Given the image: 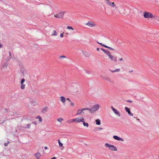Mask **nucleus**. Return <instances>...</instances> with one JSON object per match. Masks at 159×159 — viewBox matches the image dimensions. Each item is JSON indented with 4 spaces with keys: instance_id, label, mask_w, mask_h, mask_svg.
I'll return each instance as SVG.
<instances>
[{
    "instance_id": "nucleus-7",
    "label": "nucleus",
    "mask_w": 159,
    "mask_h": 159,
    "mask_svg": "<svg viewBox=\"0 0 159 159\" xmlns=\"http://www.w3.org/2000/svg\"><path fill=\"white\" fill-rule=\"evenodd\" d=\"M86 25L89 26L90 27H93L96 25L93 22L89 21Z\"/></svg>"
},
{
    "instance_id": "nucleus-3",
    "label": "nucleus",
    "mask_w": 159,
    "mask_h": 159,
    "mask_svg": "<svg viewBox=\"0 0 159 159\" xmlns=\"http://www.w3.org/2000/svg\"><path fill=\"white\" fill-rule=\"evenodd\" d=\"M105 146L106 147H108L109 149L112 151H117V148L114 145H110L109 143H106L105 144Z\"/></svg>"
},
{
    "instance_id": "nucleus-32",
    "label": "nucleus",
    "mask_w": 159,
    "mask_h": 159,
    "mask_svg": "<svg viewBox=\"0 0 159 159\" xmlns=\"http://www.w3.org/2000/svg\"><path fill=\"white\" fill-rule=\"evenodd\" d=\"M25 81V79L24 78H23L21 79L20 83H24Z\"/></svg>"
},
{
    "instance_id": "nucleus-36",
    "label": "nucleus",
    "mask_w": 159,
    "mask_h": 159,
    "mask_svg": "<svg viewBox=\"0 0 159 159\" xmlns=\"http://www.w3.org/2000/svg\"><path fill=\"white\" fill-rule=\"evenodd\" d=\"M9 143V142L7 141V143H4V145L5 146H6Z\"/></svg>"
},
{
    "instance_id": "nucleus-4",
    "label": "nucleus",
    "mask_w": 159,
    "mask_h": 159,
    "mask_svg": "<svg viewBox=\"0 0 159 159\" xmlns=\"http://www.w3.org/2000/svg\"><path fill=\"white\" fill-rule=\"evenodd\" d=\"M75 122L76 123H80V122H84V118L83 117H78L75 119H74Z\"/></svg>"
},
{
    "instance_id": "nucleus-55",
    "label": "nucleus",
    "mask_w": 159,
    "mask_h": 159,
    "mask_svg": "<svg viewBox=\"0 0 159 159\" xmlns=\"http://www.w3.org/2000/svg\"><path fill=\"white\" fill-rule=\"evenodd\" d=\"M34 123V124H36V123L35 122H33L32 123Z\"/></svg>"
},
{
    "instance_id": "nucleus-5",
    "label": "nucleus",
    "mask_w": 159,
    "mask_h": 159,
    "mask_svg": "<svg viewBox=\"0 0 159 159\" xmlns=\"http://www.w3.org/2000/svg\"><path fill=\"white\" fill-rule=\"evenodd\" d=\"M87 110L86 108H82L81 109H79L77 113L76 114V115H78L81 114V113L84 114V112L83 111H84Z\"/></svg>"
},
{
    "instance_id": "nucleus-28",
    "label": "nucleus",
    "mask_w": 159,
    "mask_h": 159,
    "mask_svg": "<svg viewBox=\"0 0 159 159\" xmlns=\"http://www.w3.org/2000/svg\"><path fill=\"white\" fill-rule=\"evenodd\" d=\"M58 143L59 144V146L60 147H62L63 146L62 143L60 142V140L59 139L58 140Z\"/></svg>"
},
{
    "instance_id": "nucleus-18",
    "label": "nucleus",
    "mask_w": 159,
    "mask_h": 159,
    "mask_svg": "<svg viewBox=\"0 0 159 159\" xmlns=\"http://www.w3.org/2000/svg\"><path fill=\"white\" fill-rule=\"evenodd\" d=\"M83 122V124L84 126H86L87 127H88L89 126V124L87 123H85V122L84 119V122Z\"/></svg>"
},
{
    "instance_id": "nucleus-33",
    "label": "nucleus",
    "mask_w": 159,
    "mask_h": 159,
    "mask_svg": "<svg viewBox=\"0 0 159 159\" xmlns=\"http://www.w3.org/2000/svg\"><path fill=\"white\" fill-rule=\"evenodd\" d=\"M115 72H118L120 71V69H117L116 70H115Z\"/></svg>"
},
{
    "instance_id": "nucleus-39",
    "label": "nucleus",
    "mask_w": 159,
    "mask_h": 159,
    "mask_svg": "<svg viewBox=\"0 0 159 159\" xmlns=\"http://www.w3.org/2000/svg\"><path fill=\"white\" fill-rule=\"evenodd\" d=\"M5 67H7V65L6 64H5L4 65H3L2 66V68H5Z\"/></svg>"
},
{
    "instance_id": "nucleus-11",
    "label": "nucleus",
    "mask_w": 159,
    "mask_h": 159,
    "mask_svg": "<svg viewBox=\"0 0 159 159\" xmlns=\"http://www.w3.org/2000/svg\"><path fill=\"white\" fill-rule=\"evenodd\" d=\"M48 108L47 107H45L43 108V110L42 111V112L43 113H45L48 110Z\"/></svg>"
},
{
    "instance_id": "nucleus-24",
    "label": "nucleus",
    "mask_w": 159,
    "mask_h": 159,
    "mask_svg": "<svg viewBox=\"0 0 159 159\" xmlns=\"http://www.w3.org/2000/svg\"><path fill=\"white\" fill-rule=\"evenodd\" d=\"M105 2L108 5L110 4L111 2L109 0H104Z\"/></svg>"
},
{
    "instance_id": "nucleus-30",
    "label": "nucleus",
    "mask_w": 159,
    "mask_h": 159,
    "mask_svg": "<svg viewBox=\"0 0 159 159\" xmlns=\"http://www.w3.org/2000/svg\"><path fill=\"white\" fill-rule=\"evenodd\" d=\"M66 58V57L64 56H61L59 57L58 58L59 59H63V58Z\"/></svg>"
},
{
    "instance_id": "nucleus-10",
    "label": "nucleus",
    "mask_w": 159,
    "mask_h": 159,
    "mask_svg": "<svg viewBox=\"0 0 159 159\" xmlns=\"http://www.w3.org/2000/svg\"><path fill=\"white\" fill-rule=\"evenodd\" d=\"M113 138L115 139L116 140H119V141H124L123 139L120 138L119 137H118L116 135H114L113 136Z\"/></svg>"
},
{
    "instance_id": "nucleus-22",
    "label": "nucleus",
    "mask_w": 159,
    "mask_h": 159,
    "mask_svg": "<svg viewBox=\"0 0 159 159\" xmlns=\"http://www.w3.org/2000/svg\"><path fill=\"white\" fill-rule=\"evenodd\" d=\"M109 6H110L112 7H114L115 6V3L113 2H111L109 5Z\"/></svg>"
},
{
    "instance_id": "nucleus-8",
    "label": "nucleus",
    "mask_w": 159,
    "mask_h": 159,
    "mask_svg": "<svg viewBox=\"0 0 159 159\" xmlns=\"http://www.w3.org/2000/svg\"><path fill=\"white\" fill-rule=\"evenodd\" d=\"M20 71L22 73V75L23 76H24L27 73V71L23 67H21L20 68Z\"/></svg>"
},
{
    "instance_id": "nucleus-27",
    "label": "nucleus",
    "mask_w": 159,
    "mask_h": 159,
    "mask_svg": "<svg viewBox=\"0 0 159 159\" xmlns=\"http://www.w3.org/2000/svg\"><path fill=\"white\" fill-rule=\"evenodd\" d=\"M66 28L68 29H69V30H70V29H71V30H74V29L73 28V27L71 26H67L66 27Z\"/></svg>"
},
{
    "instance_id": "nucleus-26",
    "label": "nucleus",
    "mask_w": 159,
    "mask_h": 159,
    "mask_svg": "<svg viewBox=\"0 0 159 159\" xmlns=\"http://www.w3.org/2000/svg\"><path fill=\"white\" fill-rule=\"evenodd\" d=\"M105 53L106 54H107L108 56H109L111 54L110 52L108 50H107Z\"/></svg>"
},
{
    "instance_id": "nucleus-54",
    "label": "nucleus",
    "mask_w": 159,
    "mask_h": 159,
    "mask_svg": "<svg viewBox=\"0 0 159 159\" xmlns=\"http://www.w3.org/2000/svg\"><path fill=\"white\" fill-rule=\"evenodd\" d=\"M133 71V70H131V71H129V72H132Z\"/></svg>"
},
{
    "instance_id": "nucleus-38",
    "label": "nucleus",
    "mask_w": 159,
    "mask_h": 159,
    "mask_svg": "<svg viewBox=\"0 0 159 159\" xmlns=\"http://www.w3.org/2000/svg\"><path fill=\"white\" fill-rule=\"evenodd\" d=\"M9 55L10 56V58H11V52L9 51Z\"/></svg>"
},
{
    "instance_id": "nucleus-41",
    "label": "nucleus",
    "mask_w": 159,
    "mask_h": 159,
    "mask_svg": "<svg viewBox=\"0 0 159 159\" xmlns=\"http://www.w3.org/2000/svg\"><path fill=\"white\" fill-rule=\"evenodd\" d=\"M54 16L56 17L59 18V16L58 15V14H57L55 15Z\"/></svg>"
},
{
    "instance_id": "nucleus-1",
    "label": "nucleus",
    "mask_w": 159,
    "mask_h": 159,
    "mask_svg": "<svg viewBox=\"0 0 159 159\" xmlns=\"http://www.w3.org/2000/svg\"><path fill=\"white\" fill-rule=\"evenodd\" d=\"M100 108V106L99 104H97L93 106L91 108H86L87 110H89L91 114L94 113L95 112L98 111Z\"/></svg>"
},
{
    "instance_id": "nucleus-6",
    "label": "nucleus",
    "mask_w": 159,
    "mask_h": 159,
    "mask_svg": "<svg viewBox=\"0 0 159 159\" xmlns=\"http://www.w3.org/2000/svg\"><path fill=\"white\" fill-rule=\"evenodd\" d=\"M108 57L111 61H114L115 62H117V60L116 57H114L111 54Z\"/></svg>"
},
{
    "instance_id": "nucleus-29",
    "label": "nucleus",
    "mask_w": 159,
    "mask_h": 159,
    "mask_svg": "<svg viewBox=\"0 0 159 159\" xmlns=\"http://www.w3.org/2000/svg\"><path fill=\"white\" fill-rule=\"evenodd\" d=\"M97 43H98V44H100V45H101L103 47H104L105 48V46L106 47L107 46L104 45V44H103L102 43H99L98 42H97Z\"/></svg>"
},
{
    "instance_id": "nucleus-14",
    "label": "nucleus",
    "mask_w": 159,
    "mask_h": 159,
    "mask_svg": "<svg viewBox=\"0 0 159 159\" xmlns=\"http://www.w3.org/2000/svg\"><path fill=\"white\" fill-rule=\"evenodd\" d=\"M64 12H61L60 13H59L58 15L59 16V18H62L64 14Z\"/></svg>"
},
{
    "instance_id": "nucleus-19",
    "label": "nucleus",
    "mask_w": 159,
    "mask_h": 159,
    "mask_svg": "<svg viewBox=\"0 0 159 159\" xmlns=\"http://www.w3.org/2000/svg\"><path fill=\"white\" fill-rule=\"evenodd\" d=\"M67 122L69 123H72L74 122H75V119H74L69 120L67 121Z\"/></svg>"
},
{
    "instance_id": "nucleus-56",
    "label": "nucleus",
    "mask_w": 159,
    "mask_h": 159,
    "mask_svg": "<svg viewBox=\"0 0 159 159\" xmlns=\"http://www.w3.org/2000/svg\"><path fill=\"white\" fill-rule=\"evenodd\" d=\"M157 20L159 21V18H158Z\"/></svg>"
},
{
    "instance_id": "nucleus-49",
    "label": "nucleus",
    "mask_w": 159,
    "mask_h": 159,
    "mask_svg": "<svg viewBox=\"0 0 159 159\" xmlns=\"http://www.w3.org/2000/svg\"><path fill=\"white\" fill-rule=\"evenodd\" d=\"M51 159H56V158L55 157H53Z\"/></svg>"
},
{
    "instance_id": "nucleus-15",
    "label": "nucleus",
    "mask_w": 159,
    "mask_h": 159,
    "mask_svg": "<svg viewBox=\"0 0 159 159\" xmlns=\"http://www.w3.org/2000/svg\"><path fill=\"white\" fill-rule=\"evenodd\" d=\"M35 155L36 158L38 159H39L41 156V154L39 152L35 153Z\"/></svg>"
},
{
    "instance_id": "nucleus-45",
    "label": "nucleus",
    "mask_w": 159,
    "mask_h": 159,
    "mask_svg": "<svg viewBox=\"0 0 159 159\" xmlns=\"http://www.w3.org/2000/svg\"><path fill=\"white\" fill-rule=\"evenodd\" d=\"M111 108L112 109V111H114V109H115V108H114L112 106L111 107Z\"/></svg>"
},
{
    "instance_id": "nucleus-9",
    "label": "nucleus",
    "mask_w": 159,
    "mask_h": 159,
    "mask_svg": "<svg viewBox=\"0 0 159 159\" xmlns=\"http://www.w3.org/2000/svg\"><path fill=\"white\" fill-rule=\"evenodd\" d=\"M125 111L128 113L129 115L130 116H133V114L131 112L129 109V108L128 107H125Z\"/></svg>"
},
{
    "instance_id": "nucleus-23",
    "label": "nucleus",
    "mask_w": 159,
    "mask_h": 159,
    "mask_svg": "<svg viewBox=\"0 0 159 159\" xmlns=\"http://www.w3.org/2000/svg\"><path fill=\"white\" fill-rule=\"evenodd\" d=\"M63 119L61 118H59L57 120L58 121L60 122L61 123V121H63Z\"/></svg>"
},
{
    "instance_id": "nucleus-46",
    "label": "nucleus",
    "mask_w": 159,
    "mask_h": 159,
    "mask_svg": "<svg viewBox=\"0 0 159 159\" xmlns=\"http://www.w3.org/2000/svg\"><path fill=\"white\" fill-rule=\"evenodd\" d=\"M102 129V128L101 127H99L98 128V130H101Z\"/></svg>"
},
{
    "instance_id": "nucleus-16",
    "label": "nucleus",
    "mask_w": 159,
    "mask_h": 159,
    "mask_svg": "<svg viewBox=\"0 0 159 159\" xmlns=\"http://www.w3.org/2000/svg\"><path fill=\"white\" fill-rule=\"evenodd\" d=\"M20 88L22 89H25V85L24 83H20Z\"/></svg>"
},
{
    "instance_id": "nucleus-20",
    "label": "nucleus",
    "mask_w": 159,
    "mask_h": 159,
    "mask_svg": "<svg viewBox=\"0 0 159 159\" xmlns=\"http://www.w3.org/2000/svg\"><path fill=\"white\" fill-rule=\"evenodd\" d=\"M36 118L39 119V120L40 122H41L42 121V119L41 117L39 116H38Z\"/></svg>"
},
{
    "instance_id": "nucleus-31",
    "label": "nucleus",
    "mask_w": 159,
    "mask_h": 159,
    "mask_svg": "<svg viewBox=\"0 0 159 159\" xmlns=\"http://www.w3.org/2000/svg\"><path fill=\"white\" fill-rule=\"evenodd\" d=\"M31 125L30 124H27L26 125V128H30V127Z\"/></svg>"
},
{
    "instance_id": "nucleus-44",
    "label": "nucleus",
    "mask_w": 159,
    "mask_h": 159,
    "mask_svg": "<svg viewBox=\"0 0 159 159\" xmlns=\"http://www.w3.org/2000/svg\"><path fill=\"white\" fill-rule=\"evenodd\" d=\"M67 100H68V101H69V102H71L69 98H67Z\"/></svg>"
},
{
    "instance_id": "nucleus-40",
    "label": "nucleus",
    "mask_w": 159,
    "mask_h": 159,
    "mask_svg": "<svg viewBox=\"0 0 159 159\" xmlns=\"http://www.w3.org/2000/svg\"><path fill=\"white\" fill-rule=\"evenodd\" d=\"M60 36L61 37V38H62L63 37V33H61L60 34Z\"/></svg>"
},
{
    "instance_id": "nucleus-17",
    "label": "nucleus",
    "mask_w": 159,
    "mask_h": 159,
    "mask_svg": "<svg viewBox=\"0 0 159 159\" xmlns=\"http://www.w3.org/2000/svg\"><path fill=\"white\" fill-rule=\"evenodd\" d=\"M96 124L98 125H100L101 124L100 120L99 119H97L96 120Z\"/></svg>"
},
{
    "instance_id": "nucleus-53",
    "label": "nucleus",
    "mask_w": 159,
    "mask_h": 159,
    "mask_svg": "<svg viewBox=\"0 0 159 159\" xmlns=\"http://www.w3.org/2000/svg\"><path fill=\"white\" fill-rule=\"evenodd\" d=\"M107 50H105V51H104V52L105 53V52H107Z\"/></svg>"
},
{
    "instance_id": "nucleus-35",
    "label": "nucleus",
    "mask_w": 159,
    "mask_h": 159,
    "mask_svg": "<svg viewBox=\"0 0 159 159\" xmlns=\"http://www.w3.org/2000/svg\"><path fill=\"white\" fill-rule=\"evenodd\" d=\"M85 56H86L87 57H89L90 56V54L89 53H87V52H85V54H84Z\"/></svg>"
},
{
    "instance_id": "nucleus-50",
    "label": "nucleus",
    "mask_w": 159,
    "mask_h": 159,
    "mask_svg": "<svg viewBox=\"0 0 159 159\" xmlns=\"http://www.w3.org/2000/svg\"><path fill=\"white\" fill-rule=\"evenodd\" d=\"M97 51H98L99 50V48H97Z\"/></svg>"
},
{
    "instance_id": "nucleus-12",
    "label": "nucleus",
    "mask_w": 159,
    "mask_h": 159,
    "mask_svg": "<svg viewBox=\"0 0 159 159\" xmlns=\"http://www.w3.org/2000/svg\"><path fill=\"white\" fill-rule=\"evenodd\" d=\"M113 112L115 113L118 116H120V114L119 112L116 109H114V111H113Z\"/></svg>"
},
{
    "instance_id": "nucleus-48",
    "label": "nucleus",
    "mask_w": 159,
    "mask_h": 159,
    "mask_svg": "<svg viewBox=\"0 0 159 159\" xmlns=\"http://www.w3.org/2000/svg\"><path fill=\"white\" fill-rule=\"evenodd\" d=\"M86 73L88 74H90V72L89 71H87Z\"/></svg>"
},
{
    "instance_id": "nucleus-2",
    "label": "nucleus",
    "mask_w": 159,
    "mask_h": 159,
    "mask_svg": "<svg viewBox=\"0 0 159 159\" xmlns=\"http://www.w3.org/2000/svg\"><path fill=\"white\" fill-rule=\"evenodd\" d=\"M143 16L145 18H155V16H154L152 13L148 12H145L143 14Z\"/></svg>"
},
{
    "instance_id": "nucleus-37",
    "label": "nucleus",
    "mask_w": 159,
    "mask_h": 159,
    "mask_svg": "<svg viewBox=\"0 0 159 159\" xmlns=\"http://www.w3.org/2000/svg\"><path fill=\"white\" fill-rule=\"evenodd\" d=\"M119 60L120 61H124V60L122 58H120L119 59Z\"/></svg>"
},
{
    "instance_id": "nucleus-25",
    "label": "nucleus",
    "mask_w": 159,
    "mask_h": 159,
    "mask_svg": "<svg viewBox=\"0 0 159 159\" xmlns=\"http://www.w3.org/2000/svg\"><path fill=\"white\" fill-rule=\"evenodd\" d=\"M105 48L113 51H115V50L114 49L107 46L106 47L105 46Z\"/></svg>"
},
{
    "instance_id": "nucleus-21",
    "label": "nucleus",
    "mask_w": 159,
    "mask_h": 159,
    "mask_svg": "<svg viewBox=\"0 0 159 159\" xmlns=\"http://www.w3.org/2000/svg\"><path fill=\"white\" fill-rule=\"evenodd\" d=\"M57 32L55 30H54L53 31V33L52 34V35L56 36L57 35Z\"/></svg>"
},
{
    "instance_id": "nucleus-43",
    "label": "nucleus",
    "mask_w": 159,
    "mask_h": 159,
    "mask_svg": "<svg viewBox=\"0 0 159 159\" xmlns=\"http://www.w3.org/2000/svg\"><path fill=\"white\" fill-rule=\"evenodd\" d=\"M110 70V71L112 73L115 72V70Z\"/></svg>"
},
{
    "instance_id": "nucleus-52",
    "label": "nucleus",
    "mask_w": 159,
    "mask_h": 159,
    "mask_svg": "<svg viewBox=\"0 0 159 159\" xmlns=\"http://www.w3.org/2000/svg\"><path fill=\"white\" fill-rule=\"evenodd\" d=\"M2 47V45L1 44V43H0V48H1Z\"/></svg>"
},
{
    "instance_id": "nucleus-42",
    "label": "nucleus",
    "mask_w": 159,
    "mask_h": 159,
    "mask_svg": "<svg viewBox=\"0 0 159 159\" xmlns=\"http://www.w3.org/2000/svg\"><path fill=\"white\" fill-rule=\"evenodd\" d=\"M127 101L128 102H131V103L133 102V101L130 100H127Z\"/></svg>"
},
{
    "instance_id": "nucleus-47",
    "label": "nucleus",
    "mask_w": 159,
    "mask_h": 159,
    "mask_svg": "<svg viewBox=\"0 0 159 159\" xmlns=\"http://www.w3.org/2000/svg\"><path fill=\"white\" fill-rule=\"evenodd\" d=\"M101 49L102 51L103 52H104V51H105V50L103 48H101Z\"/></svg>"
},
{
    "instance_id": "nucleus-51",
    "label": "nucleus",
    "mask_w": 159,
    "mask_h": 159,
    "mask_svg": "<svg viewBox=\"0 0 159 159\" xmlns=\"http://www.w3.org/2000/svg\"><path fill=\"white\" fill-rule=\"evenodd\" d=\"M44 148L45 149H48V148L47 147H45Z\"/></svg>"
},
{
    "instance_id": "nucleus-34",
    "label": "nucleus",
    "mask_w": 159,
    "mask_h": 159,
    "mask_svg": "<svg viewBox=\"0 0 159 159\" xmlns=\"http://www.w3.org/2000/svg\"><path fill=\"white\" fill-rule=\"evenodd\" d=\"M70 105L71 107H74L75 106V104L73 102H70Z\"/></svg>"
},
{
    "instance_id": "nucleus-13",
    "label": "nucleus",
    "mask_w": 159,
    "mask_h": 159,
    "mask_svg": "<svg viewBox=\"0 0 159 159\" xmlns=\"http://www.w3.org/2000/svg\"><path fill=\"white\" fill-rule=\"evenodd\" d=\"M60 100L63 103H64L65 102L66 100L65 98L63 96H61L60 98Z\"/></svg>"
}]
</instances>
